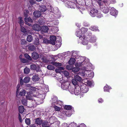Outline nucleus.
Instances as JSON below:
<instances>
[{"instance_id":"bf43d9fd","label":"nucleus","mask_w":127,"mask_h":127,"mask_svg":"<svg viewBox=\"0 0 127 127\" xmlns=\"http://www.w3.org/2000/svg\"><path fill=\"white\" fill-rule=\"evenodd\" d=\"M64 68L63 67H60L58 68V69H56V72H60V71L59 70H64Z\"/></svg>"},{"instance_id":"58836bf2","label":"nucleus","mask_w":127,"mask_h":127,"mask_svg":"<svg viewBox=\"0 0 127 127\" xmlns=\"http://www.w3.org/2000/svg\"><path fill=\"white\" fill-rule=\"evenodd\" d=\"M90 29L91 30L94 31H99L97 28L94 26L91 27Z\"/></svg>"},{"instance_id":"39448f33","label":"nucleus","mask_w":127,"mask_h":127,"mask_svg":"<svg viewBox=\"0 0 127 127\" xmlns=\"http://www.w3.org/2000/svg\"><path fill=\"white\" fill-rule=\"evenodd\" d=\"M80 89L79 86H78L76 87H72L69 90V91L72 94H74L76 95H78L80 93Z\"/></svg>"},{"instance_id":"20e7f679","label":"nucleus","mask_w":127,"mask_h":127,"mask_svg":"<svg viewBox=\"0 0 127 127\" xmlns=\"http://www.w3.org/2000/svg\"><path fill=\"white\" fill-rule=\"evenodd\" d=\"M52 105L53 106L55 110L56 111H59L61 110V107H59V105L61 106L62 104V101L57 100V97L54 96L52 99Z\"/></svg>"},{"instance_id":"72a5a7b5","label":"nucleus","mask_w":127,"mask_h":127,"mask_svg":"<svg viewBox=\"0 0 127 127\" xmlns=\"http://www.w3.org/2000/svg\"><path fill=\"white\" fill-rule=\"evenodd\" d=\"M21 101L23 104L25 105H26L27 104V99H25L23 97H22Z\"/></svg>"},{"instance_id":"680f3d73","label":"nucleus","mask_w":127,"mask_h":127,"mask_svg":"<svg viewBox=\"0 0 127 127\" xmlns=\"http://www.w3.org/2000/svg\"><path fill=\"white\" fill-rule=\"evenodd\" d=\"M88 78H86L85 79H83V81L81 82L83 83L85 85L86 82H87L88 81Z\"/></svg>"},{"instance_id":"864d4df0","label":"nucleus","mask_w":127,"mask_h":127,"mask_svg":"<svg viewBox=\"0 0 127 127\" xmlns=\"http://www.w3.org/2000/svg\"><path fill=\"white\" fill-rule=\"evenodd\" d=\"M19 23L21 27L23 26L24 24L23 21L22 20L21 18H19Z\"/></svg>"},{"instance_id":"bb28decb","label":"nucleus","mask_w":127,"mask_h":127,"mask_svg":"<svg viewBox=\"0 0 127 127\" xmlns=\"http://www.w3.org/2000/svg\"><path fill=\"white\" fill-rule=\"evenodd\" d=\"M46 6L44 5H42L40 6L39 9L41 12H44L46 10Z\"/></svg>"},{"instance_id":"6e6552de","label":"nucleus","mask_w":127,"mask_h":127,"mask_svg":"<svg viewBox=\"0 0 127 127\" xmlns=\"http://www.w3.org/2000/svg\"><path fill=\"white\" fill-rule=\"evenodd\" d=\"M87 37L85 35H83V36H81L79 37V39L82 40L81 43L84 45H87L88 43V41L87 40Z\"/></svg>"},{"instance_id":"f03ea898","label":"nucleus","mask_w":127,"mask_h":127,"mask_svg":"<svg viewBox=\"0 0 127 127\" xmlns=\"http://www.w3.org/2000/svg\"><path fill=\"white\" fill-rule=\"evenodd\" d=\"M76 59L77 60V62L75 64V66H82V69L91 65L89 62V60L84 57L79 56Z\"/></svg>"},{"instance_id":"5701e85b","label":"nucleus","mask_w":127,"mask_h":127,"mask_svg":"<svg viewBox=\"0 0 127 127\" xmlns=\"http://www.w3.org/2000/svg\"><path fill=\"white\" fill-rule=\"evenodd\" d=\"M51 64L56 67L61 66L62 65V63H57L55 62H52Z\"/></svg>"},{"instance_id":"603ef678","label":"nucleus","mask_w":127,"mask_h":127,"mask_svg":"<svg viewBox=\"0 0 127 127\" xmlns=\"http://www.w3.org/2000/svg\"><path fill=\"white\" fill-rule=\"evenodd\" d=\"M61 73H62V75L63 74L66 76H68L69 75V73L67 71H64L63 72H61Z\"/></svg>"},{"instance_id":"2f4dec72","label":"nucleus","mask_w":127,"mask_h":127,"mask_svg":"<svg viewBox=\"0 0 127 127\" xmlns=\"http://www.w3.org/2000/svg\"><path fill=\"white\" fill-rule=\"evenodd\" d=\"M94 84L93 83H92L91 81L88 80V81L87 82H86L85 86H93Z\"/></svg>"},{"instance_id":"5fc2aeb1","label":"nucleus","mask_w":127,"mask_h":127,"mask_svg":"<svg viewBox=\"0 0 127 127\" xmlns=\"http://www.w3.org/2000/svg\"><path fill=\"white\" fill-rule=\"evenodd\" d=\"M97 17L98 18H100L102 16V15L100 13L99 11H98L97 13L96 14V15Z\"/></svg>"},{"instance_id":"c756f323","label":"nucleus","mask_w":127,"mask_h":127,"mask_svg":"<svg viewBox=\"0 0 127 127\" xmlns=\"http://www.w3.org/2000/svg\"><path fill=\"white\" fill-rule=\"evenodd\" d=\"M75 61V59L74 58H71L69 61L68 63L70 64H72L74 63Z\"/></svg>"},{"instance_id":"423d86ee","label":"nucleus","mask_w":127,"mask_h":127,"mask_svg":"<svg viewBox=\"0 0 127 127\" xmlns=\"http://www.w3.org/2000/svg\"><path fill=\"white\" fill-rule=\"evenodd\" d=\"M83 81V79L81 77L77 75H74V78L72 80V84L74 86L78 85V82H81Z\"/></svg>"},{"instance_id":"c03bdc74","label":"nucleus","mask_w":127,"mask_h":127,"mask_svg":"<svg viewBox=\"0 0 127 127\" xmlns=\"http://www.w3.org/2000/svg\"><path fill=\"white\" fill-rule=\"evenodd\" d=\"M24 82L25 83H27L29 82L30 78L28 77H26L24 79Z\"/></svg>"},{"instance_id":"f704fd0d","label":"nucleus","mask_w":127,"mask_h":127,"mask_svg":"<svg viewBox=\"0 0 127 127\" xmlns=\"http://www.w3.org/2000/svg\"><path fill=\"white\" fill-rule=\"evenodd\" d=\"M39 79V78L37 75H35L33 76L32 77V80L35 82L38 81Z\"/></svg>"},{"instance_id":"052dcab7","label":"nucleus","mask_w":127,"mask_h":127,"mask_svg":"<svg viewBox=\"0 0 127 127\" xmlns=\"http://www.w3.org/2000/svg\"><path fill=\"white\" fill-rule=\"evenodd\" d=\"M20 84H18L17 86V91H16V94L17 95H18V92H19V88L20 87Z\"/></svg>"},{"instance_id":"4c0bfd02","label":"nucleus","mask_w":127,"mask_h":127,"mask_svg":"<svg viewBox=\"0 0 127 127\" xmlns=\"http://www.w3.org/2000/svg\"><path fill=\"white\" fill-rule=\"evenodd\" d=\"M25 21L26 23H27L28 22H32L33 20L31 19L30 17H28V18H25Z\"/></svg>"},{"instance_id":"0eeeda50","label":"nucleus","mask_w":127,"mask_h":127,"mask_svg":"<svg viewBox=\"0 0 127 127\" xmlns=\"http://www.w3.org/2000/svg\"><path fill=\"white\" fill-rule=\"evenodd\" d=\"M69 82H63L61 84V88L63 90H68L69 91V90L72 87L69 86Z\"/></svg>"},{"instance_id":"9d476101","label":"nucleus","mask_w":127,"mask_h":127,"mask_svg":"<svg viewBox=\"0 0 127 127\" xmlns=\"http://www.w3.org/2000/svg\"><path fill=\"white\" fill-rule=\"evenodd\" d=\"M80 91L83 93H86L88 91V87L87 86L83 85L80 87Z\"/></svg>"},{"instance_id":"69168bd1","label":"nucleus","mask_w":127,"mask_h":127,"mask_svg":"<svg viewBox=\"0 0 127 127\" xmlns=\"http://www.w3.org/2000/svg\"><path fill=\"white\" fill-rule=\"evenodd\" d=\"M48 8L49 9H51V10H50V9L49 10L50 11L52 12L53 11V8L51 6H48Z\"/></svg>"},{"instance_id":"b1692460","label":"nucleus","mask_w":127,"mask_h":127,"mask_svg":"<svg viewBox=\"0 0 127 127\" xmlns=\"http://www.w3.org/2000/svg\"><path fill=\"white\" fill-rule=\"evenodd\" d=\"M32 58L34 59H37L39 57L37 53L35 52H33L32 53Z\"/></svg>"},{"instance_id":"4d7b16f0","label":"nucleus","mask_w":127,"mask_h":127,"mask_svg":"<svg viewBox=\"0 0 127 127\" xmlns=\"http://www.w3.org/2000/svg\"><path fill=\"white\" fill-rule=\"evenodd\" d=\"M43 20V19H39L38 21V23L40 25L43 24L44 23Z\"/></svg>"},{"instance_id":"49530a36","label":"nucleus","mask_w":127,"mask_h":127,"mask_svg":"<svg viewBox=\"0 0 127 127\" xmlns=\"http://www.w3.org/2000/svg\"><path fill=\"white\" fill-rule=\"evenodd\" d=\"M65 114L67 116H70L72 114V113L71 111L67 110V111H65Z\"/></svg>"},{"instance_id":"c85d7f7f","label":"nucleus","mask_w":127,"mask_h":127,"mask_svg":"<svg viewBox=\"0 0 127 127\" xmlns=\"http://www.w3.org/2000/svg\"><path fill=\"white\" fill-rule=\"evenodd\" d=\"M76 35L78 37H80L81 36H83V35L82 33L80 30H78L77 31L76 33Z\"/></svg>"},{"instance_id":"8fccbe9b","label":"nucleus","mask_w":127,"mask_h":127,"mask_svg":"<svg viewBox=\"0 0 127 127\" xmlns=\"http://www.w3.org/2000/svg\"><path fill=\"white\" fill-rule=\"evenodd\" d=\"M33 44L35 45H39V41L38 38H36L35 40L33 42Z\"/></svg>"},{"instance_id":"473e14b6","label":"nucleus","mask_w":127,"mask_h":127,"mask_svg":"<svg viewBox=\"0 0 127 127\" xmlns=\"http://www.w3.org/2000/svg\"><path fill=\"white\" fill-rule=\"evenodd\" d=\"M94 84L93 83H92L91 81L88 80V81L87 82H86L85 86H93Z\"/></svg>"},{"instance_id":"a878e982","label":"nucleus","mask_w":127,"mask_h":127,"mask_svg":"<svg viewBox=\"0 0 127 127\" xmlns=\"http://www.w3.org/2000/svg\"><path fill=\"white\" fill-rule=\"evenodd\" d=\"M35 123L38 125H41L42 122V121L41 119L37 118L35 119Z\"/></svg>"},{"instance_id":"e433bc0d","label":"nucleus","mask_w":127,"mask_h":127,"mask_svg":"<svg viewBox=\"0 0 127 127\" xmlns=\"http://www.w3.org/2000/svg\"><path fill=\"white\" fill-rule=\"evenodd\" d=\"M35 47L32 44H30L28 46V49L30 50L33 51L35 49Z\"/></svg>"},{"instance_id":"1a4fd4ad","label":"nucleus","mask_w":127,"mask_h":127,"mask_svg":"<svg viewBox=\"0 0 127 127\" xmlns=\"http://www.w3.org/2000/svg\"><path fill=\"white\" fill-rule=\"evenodd\" d=\"M110 13L111 15L113 16H116L117 15L118 12L116 9L113 7H111V8L110 9Z\"/></svg>"},{"instance_id":"6ab92c4d","label":"nucleus","mask_w":127,"mask_h":127,"mask_svg":"<svg viewBox=\"0 0 127 127\" xmlns=\"http://www.w3.org/2000/svg\"><path fill=\"white\" fill-rule=\"evenodd\" d=\"M21 31L23 32L24 35H27L28 34V31L23 26L21 27Z\"/></svg>"},{"instance_id":"4468645a","label":"nucleus","mask_w":127,"mask_h":127,"mask_svg":"<svg viewBox=\"0 0 127 127\" xmlns=\"http://www.w3.org/2000/svg\"><path fill=\"white\" fill-rule=\"evenodd\" d=\"M49 90V88L48 86L47 85H44L43 86V88L42 89V90H39V92L40 93H42L41 92H44V93L47 92Z\"/></svg>"},{"instance_id":"de8ad7c7","label":"nucleus","mask_w":127,"mask_h":127,"mask_svg":"<svg viewBox=\"0 0 127 127\" xmlns=\"http://www.w3.org/2000/svg\"><path fill=\"white\" fill-rule=\"evenodd\" d=\"M64 108L66 110H70L72 109V106L70 105H65L64 106Z\"/></svg>"},{"instance_id":"2eb2a0df","label":"nucleus","mask_w":127,"mask_h":127,"mask_svg":"<svg viewBox=\"0 0 127 127\" xmlns=\"http://www.w3.org/2000/svg\"><path fill=\"white\" fill-rule=\"evenodd\" d=\"M78 52L77 51H73L72 52V56L75 57L76 59L79 56L78 54Z\"/></svg>"},{"instance_id":"f257e3e1","label":"nucleus","mask_w":127,"mask_h":127,"mask_svg":"<svg viewBox=\"0 0 127 127\" xmlns=\"http://www.w3.org/2000/svg\"><path fill=\"white\" fill-rule=\"evenodd\" d=\"M39 94L37 95L38 97H34V98H33L32 96V94L31 93V92L27 93V95L26 96V99L30 100H32V102H35L36 104H39L42 102H41V100L44 99L45 96V94L44 92H41L42 93H40L39 91H38Z\"/></svg>"},{"instance_id":"393cba45","label":"nucleus","mask_w":127,"mask_h":127,"mask_svg":"<svg viewBox=\"0 0 127 127\" xmlns=\"http://www.w3.org/2000/svg\"><path fill=\"white\" fill-rule=\"evenodd\" d=\"M40 58L43 60V61L45 63H47L48 62V61L46 58L45 57L43 54H41L40 57Z\"/></svg>"},{"instance_id":"4be33fe9","label":"nucleus","mask_w":127,"mask_h":127,"mask_svg":"<svg viewBox=\"0 0 127 127\" xmlns=\"http://www.w3.org/2000/svg\"><path fill=\"white\" fill-rule=\"evenodd\" d=\"M33 29L35 30L39 31L41 30V28L38 25H34L32 26Z\"/></svg>"},{"instance_id":"6e6d98bb","label":"nucleus","mask_w":127,"mask_h":127,"mask_svg":"<svg viewBox=\"0 0 127 127\" xmlns=\"http://www.w3.org/2000/svg\"><path fill=\"white\" fill-rule=\"evenodd\" d=\"M25 121L26 123L28 125H29L31 124V121L29 119H25Z\"/></svg>"},{"instance_id":"9b49d317","label":"nucleus","mask_w":127,"mask_h":127,"mask_svg":"<svg viewBox=\"0 0 127 127\" xmlns=\"http://www.w3.org/2000/svg\"><path fill=\"white\" fill-rule=\"evenodd\" d=\"M66 6L68 8H75L76 5L73 2L67 1L66 2Z\"/></svg>"},{"instance_id":"a19ab883","label":"nucleus","mask_w":127,"mask_h":127,"mask_svg":"<svg viewBox=\"0 0 127 127\" xmlns=\"http://www.w3.org/2000/svg\"><path fill=\"white\" fill-rule=\"evenodd\" d=\"M111 89V87L106 85L104 88V91L105 92H108L109 90Z\"/></svg>"},{"instance_id":"13d9d810","label":"nucleus","mask_w":127,"mask_h":127,"mask_svg":"<svg viewBox=\"0 0 127 127\" xmlns=\"http://www.w3.org/2000/svg\"><path fill=\"white\" fill-rule=\"evenodd\" d=\"M26 41L25 39H22L21 40V44L22 45H25L26 44Z\"/></svg>"},{"instance_id":"f3484780","label":"nucleus","mask_w":127,"mask_h":127,"mask_svg":"<svg viewBox=\"0 0 127 127\" xmlns=\"http://www.w3.org/2000/svg\"><path fill=\"white\" fill-rule=\"evenodd\" d=\"M100 8L102 11L105 13H107L109 12L108 9L106 6L103 7L101 6Z\"/></svg>"},{"instance_id":"f8f14e48","label":"nucleus","mask_w":127,"mask_h":127,"mask_svg":"<svg viewBox=\"0 0 127 127\" xmlns=\"http://www.w3.org/2000/svg\"><path fill=\"white\" fill-rule=\"evenodd\" d=\"M97 12V10L94 8H92L90 12H89V14L92 17H94L96 15Z\"/></svg>"},{"instance_id":"c9c22d12","label":"nucleus","mask_w":127,"mask_h":127,"mask_svg":"<svg viewBox=\"0 0 127 127\" xmlns=\"http://www.w3.org/2000/svg\"><path fill=\"white\" fill-rule=\"evenodd\" d=\"M33 39L32 36L31 35H28L27 37V40L29 42H31Z\"/></svg>"},{"instance_id":"a18cd8bd","label":"nucleus","mask_w":127,"mask_h":127,"mask_svg":"<svg viewBox=\"0 0 127 127\" xmlns=\"http://www.w3.org/2000/svg\"><path fill=\"white\" fill-rule=\"evenodd\" d=\"M77 126V124L74 122L71 123L68 125L69 127H75Z\"/></svg>"},{"instance_id":"ddd939ff","label":"nucleus","mask_w":127,"mask_h":127,"mask_svg":"<svg viewBox=\"0 0 127 127\" xmlns=\"http://www.w3.org/2000/svg\"><path fill=\"white\" fill-rule=\"evenodd\" d=\"M31 69L33 70H35L37 71L39 70L40 67L38 65H35L34 64H32L30 65Z\"/></svg>"},{"instance_id":"cd10ccee","label":"nucleus","mask_w":127,"mask_h":127,"mask_svg":"<svg viewBox=\"0 0 127 127\" xmlns=\"http://www.w3.org/2000/svg\"><path fill=\"white\" fill-rule=\"evenodd\" d=\"M26 91L24 89H22L21 90L20 92H18L19 93V95L21 96H25L26 93Z\"/></svg>"},{"instance_id":"37998d69","label":"nucleus","mask_w":127,"mask_h":127,"mask_svg":"<svg viewBox=\"0 0 127 127\" xmlns=\"http://www.w3.org/2000/svg\"><path fill=\"white\" fill-rule=\"evenodd\" d=\"M30 71V69L27 67H26L24 69V72L25 74H28L29 73Z\"/></svg>"},{"instance_id":"7ed1b4c3","label":"nucleus","mask_w":127,"mask_h":127,"mask_svg":"<svg viewBox=\"0 0 127 127\" xmlns=\"http://www.w3.org/2000/svg\"><path fill=\"white\" fill-rule=\"evenodd\" d=\"M91 65H90L85 68L82 69V71L80 72V75L84 77H87L91 78H92L94 76L93 72L91 71Z\"/></svg>"},{"instance_id":"0e129e2a","label":"nucleus","mask_w":127,"mask_h":127,"mask_svg":"<svg viewBox=\"0 0 127 127\" xmlns=\"http://www.w3.org/2000/svg\"><path fill=\"white\" fill-rule=\"evenodd\" d=\"M30 2L31 4H33L35 3V1L34 0H30Z\"/></svg>"},{"instance_id":"dca6fc26","label":"nucleus","mask_w":127,"mask_h":127,"mask_svg":"<svg viewBox=\"0 0 127 127\" xmlns=\"http://www.w3.org/2000/svg\"><path fill=\"white\" fill-rule=\"evenodd\" d=\"M41 30L42 32H47L48 31L49 28L47 26H43L41 28Z\"/></svg>"},{"instance_id":"79ce46f5","label":"nucleus","mask_w":127,"mask_h":127,"mask_svg":"<svg viewBox=\"0 0 127 127\" xmlns=\"http://www.w3.org/2000/svg\"><path fill=\"white\" fill-rule=\"evenodd\" d=\"M79 67L78 66H76V67L72 68V71L74 72H77L80 69L79 68Z\"/></svg>"},{"instance_id":"e2e57ef3","label":"nucleus","mask_w":127,"mask_h":127,"mask_svg":"<svg viewBox=\"0 0 127 127\" xmlns=\"http://www.w3.org/2000/svg\"><path fill=\"white\" fill-rule=\"evenodd\" d=\"M21 61L24 63H26L28 61L25 59H21Z\"/></svg>"},{"instance_id":"338daca9","label":"nucleus","mask_w":127,"mask_h":127,"mask_svg":"<svg viewBox=\"0 0 127 127\" xmlns=\"http://www.w3.org/2000/svg\"><path fill=\"white\" fill-rule=\"evenodd\" d=\"M42 126H44L47 124V122L45 121H43V122L42 121Z\"/></svg>"},{"instance_id":"ea45409f","label":"nucleus","mask_w":127,"mask_h":127,"mask_svg":"<svg viewBox=\"0 0 127 127\" xmlns=\"http://www.w3.org/2000/svg\"><path fill=\"white\" fill-rule=\"evenodd\" d=\"M81 30V31L83 35H84V33L86 32L87 30L88 29L87 28H83L81 29H80Z\"/></svg>"},{"instance_id":"412c9836","label":"nucleus","mask_w":127,"mask_h":127,"mask_svg":"<svg viewBox=\"0 0 127 127\" xmlns=\"http://www.w3.org/2000/svg\"><path fill=\"white\" fill-rule=\"evenodd\" d=\"M97 39L96 36H93L90 37L89 39V41L91 43H94L95 42Z\"/></svg>"},{"instance_id":"774afa93","label":"nucleus","mask_w":127,"mask_h":127,"mask_svg":"<svg viewBox=\"0 0 127 127\" xmlns=\"http://www.w3.org/2000/svg\"><path fill=\"white\" fill-rule=\"evenodd\" d=\"M79 127H86V126L84 124H82L80 125Z\"/></svg>"},{"instance_id":"09e8293b","label":"nucleus","mask_w":127,"mask_h":127,"mask_svg":"<svg viewBox=\"0 0 127 127\" xmlns=\"http://www.w3.org/2000/svg\"><path fill=\"white\" fill-rule=\"evenodd\" d=\"M24 56L25 58L28 60L30 61H31L32 60V59L28 54H24Z\"/></svg>"},{"instance_id":"aec40b11","label":"nucleus","mask_w":127,"mask_h":127,"mask_svg":"<svg viewBox=\"0 0 127 127\" xmlns=\"http://www.w3.org/2000/svg\"><path fill=\"white\" fill-rule=\"evenodd\" d=\"M34 16L36 18L39 17L41 14V12L39 11H36L33 13Z\"/></svg>"},{"instance_id":"a211bd4d","label":"nucleus","mask_w":127,"mask_h":127,"mask_svg":"<svg viewBox=\"0 0 127 127\" xmlns=\"http://www.w3.org/2000/svg\"><path fill=\"white\" fill-rule=\"evenodd\" d=\"M50 39L51 43L52 44L54 45L55 44V41L56 39V38L54 36H50Z\"/></svg>"},{"instance_id":"3c124183","label":"nucleus","mask_w":127,"mask_h":127,"mask_svg":"<svg viewBox=\"0 0 127 127\" xmlns=\"http://www.w3.org/2000/svg\"><path fill=\"white\" fill-rule=\"evenodd\" d=\"M47 68L49 70H53L55 69V67L51 65H48Z\"/></svg>"},{"instance_id":"7c9ffc66","label":"nucleus","mask_w":127,"mask_h":127,"mask_svg":"<svg viewBox=\"0 0 127 127\" xmlns=\"http://www.w3.org/2000/svg\"><path fill=\"white\" fill-rule=\"evenodd\" d=\"M19 111L21 113H23L24 110V107L22 106H19Z\"/></svg>"}]
</instances>
